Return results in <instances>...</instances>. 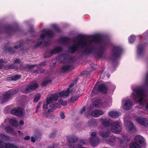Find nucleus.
I'll return each mask as SVG.
<instances>
[{
	"mask_svg": "<svg viewBox=\"0 0 148 148\" xmlns=\"http://www.w3.org/2000/svg\"><path fill=\"white\" fill-rule=\"evenodd\" d=\"M8 68L10 69H14L15 68L14 65L11 64L9 66Z\"/></svg>",
	"mask_w": 148,
	"mask_h": 148,
	"instance_id": "52",
	"label": "nucleus"
},
{
	"mask_svg": "<svg viewBox=\"0 0 148 148\" xmlns=\"http://www.w3.org/2000/svg\"><path fill=\"white\" fill-rule=\"evenodd\" d=\"M3 29L5 30L6 33L9 34L17 31L16 29H14L13 26L10 25H6L3 27H0V33L2 32V30Z\"/></svg>",
	"mask_w": 148,
	"mask_h": 148,
	"instance_id": "10",
	"label": "nucleus"
},
{
	"mask_svg": "<svg viewBox=\"0 0 148 148\" xmlns=\"http://www.w3.org/2000/svg\"><path fill=\"white\" fill-rule=\"evenodd\" d=\"M21 77V75L17 74L14 75L12 77H8L7 78V79L9 81H16L19 79Z\"/></svg>",
	"mask_w": 148,
	"mask_h": 148,
	"instance_id": "23",
	"label": "nucleus"
},
{
	"mask_svg": "<svg viewBox=\"0 0 148 148\" xmlns=\"http://www.w3.org/2000/svg\"><path fill=\"white\" fill-rule=\"evenodd\" d=\"M19 44L17 45L14 46L13 47H8L5 48V50L8 51L10 53L13 54L19 48H21L23 45V42L22 41L19 42Z\"/></svg>",
	"mask_w": 148,
	"mask_h": 148,
	"instance_id": "12",
	"label": "nucleus"
},
{
	"mask_svg": "<svg viewBox=\"0 0 148 148\" xmlns=\"http://www.w3.org/2000/svg\"><path fill=\"white\" fill-rule=\"evenodd\" d=\"M124 125L128 128V130H130V119L128 116H126L124 118Z\"/></svg>",
	"mask_w": 148,
	"mask_h": 148,
	"instance_id": "24",
	"label": "nucleus"
},
{
	"mask_svg": "<svg viewBox=\"0 0 148 148\" xmlns=\"http://www.w3.org/2000/svg\"><path fill=\"white\" fill-rule=\"evenodd\" d=\"M123 108L124 110H130V100H127L123 106Z\"/></svg>",
	"mask_w": 148,
	"mask_h": 148,
	"instance_id": "33",
	"label": "nucleus"
},
{
	"mask_svg": "<svg viewBox=\"0 0 148 148\" xmlns=\"http://www.w3.org/2000/svg\"><path fill=\"white\" fill-rule=\"evenodd\" d=\"M36 135L35 136V138L33 136H32L31 137V141L33 143H34L35 142V139H37V135L36 134H35Z\"/></svg>",
	"mask_w": 148,
	"mask_h": 148,
	"instance_id": "45",
	"label": "nucleus"
},
{
	"mask_svg": "<svg viewBox=\"0 0 148 148\" xmlns=\"http://www.w3.org/2000/svg\"><path fill=\"white\" fill-rule=\"evenodd\" d=\"M94 49L93 47L88 48L82 52V53L85 55H88L90 54Z\"/></svg>",
	"mask_w": 148,
	"mask_h": 148,
	"instance_id": "26",
	"label": "nucleus"
},
{
	"mask_svg": "<svg viewBox=\"0 0 148 148\" xmlns=\"http://www.w3.org/2000/svg\"><path fill=\"white\" fill-rule=\"evenodd\" d=\"M62 49L61 47L57 46L51 50L50 53L51 54L49 56H52L54 54L59 53L62 52ZM47 57L48 56H46V57Z\"/></svg>",
	"mask_w": 148,
	"mask_h": 148,
	"instance_id": "19",
	"label": "nucleus"
},
{
	"mask_svg": "<svg viewBox=\"0 0 148 148\" xmlns=\"http://www.w3.org/2000/svg\"><path fill=\"white\" fill-rule=\"evenodd\" d=\"M47 64L46 62H44L40 63L38 65L36 66V67L37 68H40L42 67H43Z\"/></svg>",
	"mask_w": 148,
	"mask_h": 148,
	"instance_id": "40",
	"label": "nucleus"
},
{
	"mask_svg": "<svg viewBox=\"0 0 148 148\" xmlns=\"http://www.w3.org/2000/svg\"><path fill=\"white\" fill-rule=\"evenodd\" d=\"M136 131V129L133 124L130 122V133L134 132Z\"/></svg>",
	"mask_w": 148,
	"mask_h": 148,
	"instance_id": "38",
	"label": "nucleus"
},
{
	"mask_svg": "<svg viewBox=\"0 0 148 148\" xmlns=\"http://www.w3.org/2000/svg\"><path fill=\"white\" fill-rule=\"evenodd\" d=\"M14 62L15 63H20V59L17 58H16L15 60H14Z\"/></svg>",
	"mask_w": 148,
	"mask_h": 148,
	"instance_id": "58",
	"label": "nucleus"
},
{
	"mask_svg": "<svg viewBox=\"0 0 148 148\" xmlns=\"http://www.w3.org/2000/svg\"><path fill=\"white\" fill-rule=\"evenodd\" d=\"M71 41V39L67 37H63L60 38L59 42L62 44L67 43Z\"/></svg>",
	"mask_w": 148,
	"mask_h": 148,
	"instance_id": "22",
	"label": "nucleus"
},
{
	"mask_svg": "<svg viewBox=\"0 0 148 148\" xmlns=\"http://www.w3.org/2000/svg\"><path fill=\"white\" fill-rule=\"evenodd\" d=\"M71 66L69 65H64L61 68V71L63 73L66 71L67 70H69L71 67Z\"/></svg>",
	"mask_w": 148,
	"mask_h": 148,
	"instance_id": "30",
	"label": "nucleus"
},
{
	"mask_svg": "<svg viewBox=\"0 0 148 148\" xmlns=\"http://www.w3.org/2000/svg\"><path fill=\"white\" fill-rule=\"evenodd\" d=\"M48 148H54V144H53L51 146H49Z\"/></svg>",
	"mask_w": 148,
	"mask_h": 148,
	"instance_id": "64",
	"label": "nucleus"
},
{
	"mask_svg": "<svg viewBox=\"0 0 148 148\" xmlns=\"http://www.w3.org/2000/svg\"><path fill=\"white\" fill-rule=\"evenodd\" d=\"M92 137L90 138V141L92 146L95 147L97 145L99 141V139L96 135V132H93L91 134Z\"/></svg>",
	"mask_w": 148,
	"mask_h": 148,
	"instance_id": "11",
	"label": "nucleus"
},
{
	"mask_svg": "<svg viewBox=\"0 0 148 148\" xmlns=\"http://www.w3.org/2000/svg\"><path fill=\"white\" fill-rule=\"evenodd\" d=\"M39 72L38 70H34L32 71V72L33 73H38V72Z\"/></svg>",
	"mask_w": 148,
	"mask_h": 148,
	"instance_id": "61",
	"label": "nucleus"
},
{
	"mask_svg": "<svg viewBox=\"0 0 148 148\" xmlns=\"http://www.w3.org/2000/svg\"><path fill=\"white\" fill-rule=\"evenodd\" d=\"M10 113L18 117L21 116L23 114L22 108L19 107L12 109L10 111Z\"/></svg>",
	"mask_w": 148,
	"mask_h": 148,
	"instance_id": "13",
	"label": "nucleus"
},
{
	"mask_svg": "<svg viewBox=\"0 0 148 148\" xmlns=\"http://www.w3.org/2000/svg\"><path fill=\"white\" fill-rule=\"evenodd\" d=\"M37 65V64H32L31 65H28V66H27L28 68L29 69H33Z\"/></svg>",
	"mask_w": 148,
	"mask_h": 148,
	"instance_id": "46",
	"label": "nucleus"
},
{
	"mask_svg": "<svg viewBox=\"0 0 148 148\" xmlns=\"http://www.w3.org/2000/svg\"><path fill=\"white\" fill-rule=\"evenodd\" d=\"M53 27L56 31L59 32H60V28L57 25H53Z\"/></svg>",
	"mask_w": 148,
	"mask_h": 148,
	"instance_id": "42",
	"label": "nucleus"
},
{
	"mask_svg": "<svg viewBox=\"0 0 148 148\" xmlns=\"http://www.w3.org/2000/svg\"><path fill=\"white\" fill-rule=\"evenodd\" d=\"M4 145V142L0 139V148H3Z\"/></svg>",
	"mask_w": 148,
	"mask_h": 148,
	"instance_id": "47",
	"label": "nucleus"
},
{
	"mask_svg": "<svg viewBox=\"0 0 148 148\" xmlns=\"http://www.w3.org/2000/svg\"><path fill=\"white\" fill-rule=\"evenodd\" d=\"M86 38V36L83 35H79L74 38L73 40V42H75L77 40V43L69 47L68 52L71 53H74L79 49V48L86 46L88 42Z\"/></svg>",
	"mask_w": 148,
	"mask_h": 148,
	"instance_id": "2",
	"label": "nucleus"
},
{
	"mask_svg": "<svg viewBox=\"0 0 148 148\" xmlns=\"http://www.w3.org/2000/svg\"><path fill=\"white\" fill-rule=\"evenodd\" d=\"M99 92V91L98 89V86L97 87H96L95 86H94L92 91V94L94 95H96Z\"/></svg>",
	"mask_w": 148,
	"mask_h": 148,
	"instance_id": "35",
	"label": "nucleus"
},
{
	"mask_svg": "<svg viewBox=\"0 0 148 148\" xmlns=\"http://www.w3.org/2000/svg\"><path fill=\"white\" fill-rule=\"evenodd\" d=\"M1 137L2 139L6 140H8L9 138L8 136H6L4 134H1Z\"/></svg>",
	"mask_w": 148,
	"mask_h": 148,
	"instance_id": "39",
	"label": "nucleus"
},
{
	"mask_svg": "<svg viewBox=\"0 0 148 148\" xmlns=\"http://www.w3.org/2000/svg\"><path fill=\"white\" fill-rule=\"evenodd\" d=\"M10 123L13 126L17 127L18 125V121L14 119L10 120L9 121Z\"/></svg>",
	"mask_w": 148,
	"mask_h": 148,
	"instance_id": "32",
	"label": "nucleus"
},
{
	"mask_svg": "<svg viewBox=\"0 0 148 148\" xmlns=\"http://www.w3.org/2000/svg\"><path fill=\"white\" fill-rule=\"evenodd\" d=\"M42 42L41 41H39L35 45L36 47H38L39 46L42 45Z\"/></svg>",
	"mask_w": 148,
	"mask_h": 148,
	"instance_id": "51",
	"label": "nucleus"
},
{
	"mask_svg": "<svg viewBox=\"0 0 148 148\" xmlns=\"http://www.w3.org/2000/svg\"><path fill=\"white\" fill-rule=\"evenodd\" d=\"M67 102L66 101H63L61 105L63 106H66L67 105Z\"/></svg>",
	"mask_w": 148,
	"mask_h": 148,
	"instance_id": "56",
	"label": "nucleus"
},
{
	"mask_svg": "<svg viewBox=\"0 0 148 148\" xmlns=\"http://www.w3.org/2000/svg\"><path fill=\"white\" fill-rule=\"evenodd\" d=\"M78 138L76 136H71L68 138V146L69 148H75Z\"/></svg>",
	"mask_w": 148,
	"mask_h": 148,
	"instance_id": "9",
	"label": "nucleus"
},
{
	"mask_svg": "<svg viewBox=\"0 0 148 148\" xmlns=\"http://www.w3.org/2000/svg\"><path fill=\"white\" fill-rule=\"evenodd\" d=\"M123 51V49L120 46L114 47L112 50L111 60L113 62L116 61L121 56Z\"/></svg>",
	"mask_w": 148,
	"mask_h": 148,
	"instance_id": "5",
	"label": "nucleus"
},
{
	"mask_svg": "<svg viewBox=\"0 0 148 148\" xmlns=\"http://www.w3.org/2000/svg\"><path fill=\"white\" fill-rule=\"evenodd\" d=\"M101 100L100 99L94 101L92 103V105L96 108H99L101 106Z\"/></svg>",
	"mask_w": 148,
	"mask_h": 148,
	"instance_id": "28",
	"label": "nucleus"
},
{
	"mask_svg": "<svg viewBox=\"0 0 148 148\" xmlns=\"http://www.w3.org/2000/svg\"><path fill=\"white\" fill-rule=\"evenodd\" d=\"M104 113L103 111L101 110H96L93 111L91 112V115L93 117H98L100 115H103Z\"/></svg>",
	"mask_w": 148,
	"mask_h": 148,
	"instance_id": "18",
	"label": "nucleus"
},
{
	"mask_svg": "<svg viewBox=\"0 0 148 148\" xmlns=\"http://www.w3.org/2000/svg\"><path fill=\"white\" fill-rule=\"evenodd\" d=\"M104 52V49L102 47H100L95 52V54L98 58L102 57Z\"/></svg>",
	"mask_w": 148,
	"mask_h": 148,
	"instance_id": "17",
	"label": "nucleus"
},
{
	"mask_svg": "<svg viewBox=\"0 0 148 148\" xmlns=\"http://www.w3.org/2000/svg\"><path fill=\"white\" fill-rule=\"evenodd\" d=\"M51 81L52 80L51 79H46L42 82L41 84V85L42 86L46 87L47 85L49 83L51 82Z\"/></svg>",
	"mask_w": 148,
	"mask_h": 148,
	"instance_id": "34",
	"label": "nucleus"
},
{
	"mask_svg": "<svg viewBox=\"0 0 148 148\" xmlns=\"http://www.w3.org/2000/svg\"><path fill=\"white\" fill-rule=\"evenodd\" d=\"M98 89L99 92L102 94H106L107 93L108 88L106 84H101L98 85Z\"/></svg>",
	"mask_w": 148,
	"mask_h": 148,
	"instance_id": "16",
	"label": "nucleus"
},
{
	"mask_svg": "<svg viewBox=\"0 0 148 148\" xmlns=\"http://www.w3.org/2000/svg\"><path fill=\"white\" fill-rule=\"evenodd\" d=\"M137 121L140 124L148 127V120L142 116H138L136 119Z\"/></svg>",
	"mask_w": 148,
	"mask_h": 148,
	"instance_id": "14",
	"label": "nucleus"
},
{
	"mask_svg": "<svg viewBox=\"0 0 148 148\" xmlns=\"http://www.w3.org/2000/svg\"><path fill=\"white\" fill-rule=\"evenodd\" d=\"M74 83H71L69 85V87L71 88L74 86Z\"/></svg>",
	"mask_w": 148,
	"mask_h": 148,
	"instance_id": "63",
	"label": "nucleus"
},
{
	"mask_svg": "<svg viewBox=\"0 0 148 148\" xmlns=\"http://www.w3.org/2000/svg\"><path fill=\"white\" fill-rule=\"evenodd\" d=\"M79 97V96H76L71 97L70 99V101L71 103L74 102L77 100Z\"/></svg>",
	"mask_w": 148,
	"mask_h": 148,
	"instance_id": "36",
	"label": "nucleus"
},
{
	"mask_svg": "<svg viewBox=\"0 0 148 148\" xmlns=\"http://www.w3.org/2000/svg\"><path fill=\"white\" fill-rule=\"evenodd\" d=\"M106 84L108 89L110 90L113 91L115 88V85L110 82H107Z\"/></svg>",
	"mask_w": 148,
	"mask_h": 148,
	"instance_id": "27",
	"label": "nucleus"
},
{
	"mask_svg": "<svg viewBox=\"0 0 148 148\" xmlns=\"http://www.w3.org/2000/svg\"><path fill=\"white\" fill-rule=\"evenodd\" d=\"M30 136H27L24 138V139L26 140H28L30 139Z\"/></svg>",
	"mask_w": 148,
	"mask_h": 148,
	"instance_id": "57",
	"label": "nucleus"
},
{
	"mask_svg": "<svg viewBox=\"0 0 148 148\" xmlns=\"http://www.w3.org/2000/svg\"><path fill=\"white\" fill-rule=\"evenodd\" d=\"M91 42L97 43H102L104 46H107L109 44V42L104 40L99 35H96L92 36L90 39Z\"/></svg>",
	"mask_w": 148,
	"mask_h": 148,
	"instance_id": "6",
	"label": "nucleus"
},
{
	"mask_svg": "<svg viewBox=\"0 0 148 148\" xmlns=\"http://www.w3.org/2000/svg\"><path fill=\"white\" fill-rule=\"evenodd\" d=\"M25 92L27 93L30 92L32 91V90L31 89L29 85L27 86L25 89Z\"/></svg>",
	"mask_w": 148,
	"mask_h": 148,
	"instance_id": "41",
	"label": "nucleus"
},
{
	"mask_svg": "<svg viewBox=\"0 0 148 148\" xmlns=\"http://www.w3.org/2000/svg\"><path fill=\"white\" fill-rule=\"evenodd\" d=\"M100 121L102 124L105 127H111L112 132L117 134H119L121 131L120 123L118 121L112 122L110 119L105 118H101Z\"/></svg>",
	"mask_w": 148,
	"mask_h": 148,
	"instance_id": "3",
	"label": "nucleus"
},
{
	"mask_svg": "<svg viewBox=\"0 0 148 148\" xmlns=\"http://www.w3.org/2000/svg\"><path fill=\"white\" fill-rule=\"evenodd\" d=\"M51 54L50 53V52L48 53L47 51H46L45 53V54L44 55V57L45 58H48L49 57H50L51 56H48L47 57H46V56H50Z\"/></svg>",
	"mask_w": 148,
	"mask_h": 148,
	"instance_id": "44",
	"label": "nucleus"
},
{
	"mask_svg": "<svg viewBox=\"0 0 148 148\" xmlns=\"http://www.w3.org/2000/svg\"><path fill=\"white\" fill-rule=\"evenodd\" d=\"M86 110V108L85 106L82 107V108L81 109V112L82 113L83 112L85 111Z\"/></svg>",
	"mask_w": 148,
	"mask_h": 148,
	"instance_id": "59",
	"label": "nucleus"
},
{
	"mask_svg": "<svg viewBox=\"0 0 148 148\" xmlns=\"http://www.w3.org/2000/svg\"><path fill=\"white\" fill-rule=\"evenodd\" d=\"M121 145V146H122L123 148H125V147H127L128 144V139L127 138L123 137V138L121 139L119 141Z\"/></svg>",
	"mask_w": 148,
	"mask_h": 148,
	"instance_id": "21",
	"label": "nucleus"
},
{
	"mask_svg": "<svg viewBox=\"0 0 148 148\" xmlns=\"http://www.w3.org/2000/svg\"><path fill=\"white\" fill-rule=\"evenodd\" d=\"M135 39V37L134 36H130V43L134 41Z\"/></svg>",
	"mask_w": 148,
	"mask_h": 148,
	"instance_id": "48",
	"label": "nucleus"
},
{
	"mask_svg": "<svg viewBox=\"0 0 148 148\" xmlns=\"http://www.w3.org/2000/svg\"><path fill=\"white\" fill-rule=\"evenodd\" d=\"M16 93V90L14 89H12L6 92L3 95L2 101L5 102L8 101L12 98V96Z\"/></svg>",
	"mask_w": 148,
	"mask_h": 148,
	"instance_id": "8",
	"label": "nucleus"
},
{
	"mask_svg": "<svg viewBox=\"0 0 148 148\" xmlns=\"http://www.w3.org/2000/svg\"><path fill=\"white\" fill-rule=\"evenodd\" d=\"M40 105L39 104H38L36 106V111H35V112L36 113H37V112H38V111L39 109L40 108Z\"/></svg>",
	"mask_w": 148,
	"mask_h": 148,
	"instance_id": "54",
	"label": "nucleus"
},
{
	"mask_svg": "<svg viewBox=\"0 0 148 148\" xmlns=\"http://www.w3.org/2000/svg\"><path fill=\"white\" fill-rule=\"evenodd\" d=\"M134 142L130 144V148H140L144 144V140L140 135L136 136L134 138Z\"/></svg>",
	"mask_w": 148,
	"mask_h": 148,
	"instance_id": "4",
	"label": "nucleus"
},
{
	"mask_svg": "<svg viewBox=\"0 0 148 148\" xmlns=\"http://www.w3.org/2000/svg\"><path fill=\"white\" fill-rule=\"evenodd\" d=\"M108 115L113 118H116L119 116V114L117 112L112 111L108 113Z\"/></svg>",
	"mask_w": 148,
	"mask_h": 148,
	"instance_id": "25",
	"label": "nucleus"
},
{
	"mask_svg": "<svg viewBox=\"0 0 148 148\" xmlns=\"http://www.w3.org/2000/svg\"><path fill=\"white\" fill-rule=\"evenodd\" d=\"M60 116L62 119H64L65 117V115L64 112H61L60 113Z\"/></svg>",
	"mask_w": 148,
	"mask_h": 148,
	"instance_id": "55",
	"label": "nucleus"
},
{
	"mask_svg": "<svg viewBox=\"0 0 148 148\" xmlns=\"http://www.w3.org/2000/svg\"><path fill=\"white\" fill-rule=\"evenodd\" d=\"M41 97V95L38 94L35 95L34 99V101L35 102H37L40 99Z\"/></svg>",
	"mask_w": 148,
	"mask_h": 148,
	"instance_id": "37",
	"label": "nucleus"
},
{
	"mask_svg": "<svg viewBox=\"0 0 148 148\" xmlns=\"http://www.w3.org/2000/svg\"><path fill=\"white\" fill-rule=\"evenodd\" d=\"M58 101L59 103L61 104L62 102L63 101V100L62 99H59L58 100Z\"/></svg>",
	"mask_w": 148,
	"mask_h": 148,
	"instance_id": "62",
	"label": "nucleus"
},
{
	"mask_svg": "<svg viewBox=\"0 0 148 148\" xmlns=\"http://www.w3.org/2000/svg\"><path fill=\"white\" fill-rule=\"evenodd\" d=\"M136 99L138 100L139 104L143 105L145 103L144 92L141 89H138L136 91Z\"/></svg>",
	"mask_w": 148,
	"mask_h": 148,
	"instance_id": "7",
	"label": "nucleus"
},
{
	"mask_svg": "<svg viewBox=\"0 0 148 148\" xmlns=\"http://www.w3.org/2000/svg\"><path fill=\"white\" fill-rule=\"evenodd\" d=\"M108 141L110 143H114L115 141L114 137L113 136L111 137L110 138L108 139Z\"/></svg>",
	"mask_w": 148,
	"mask_h": 148,
	"instance_id": "43",
	"label": "nucleus"
},
{
	"mask_svg": "<svg viewBox=\"0 0 148 148\" xmlns=\"http://www.w3.org/2000/svg\"><path fill=\"white\" fill-rule=\"evenodd\" d=\"M56 136L55 133L54 132H53L51 133L49 136L50 138H53L55 137Z\"/></svg>",
	"mask_w": 148,
	"mask_h": 148,
	"instance_id": "50",
	"label": "nucleus"
},
{
	"mask_svg": "<svg viewBox=\"0 0 148 148\" xmlns=\"http://www.w3.org/2000/svg\"><path fill=\"white\" fill-rule=\"evenodd\" d=\"M110 130L101 131L99 132V134L103 138L109 137L110 135Z\"/></svg>",
	"mask_w": 148,
	"mask_h": 148,
	"instance_id": "20",
	"label": "nucleus"
},
{
	"mask_svg": "<svg viewBox=\"0 0 148 148\" xmlns=\"http://www.w3.org/2000/svg\"><path fill=\"white\" fill-rule=\"evenodd\" d=\"M70 92V89L68 88L65 91H62L58 94L57 93L54 94H49L46 98V104L43 105V107L44 110L45 111L48 108V105L50 108L48 110V112H52L56 109L60 107V105L57 103H53V101H56L57 100L58 98V95L60 97H67L69 95Z\"/></svg>",
	"mask_w": 148,
	"mask_h": 148,
	"instance_id": "1",
	"label": "nucleus"
},
{
	"mask_svg": "<svg viewBox=\"0 0 148 148\" xmlns=\"http://www.w3.org/2000/svg\"><path fill=\"white\" fill-rule=\"evenodd\" d=\"M4 61L3 60H0V67H2L3 66V63Z\"/></svg>",
	"mask_w": 148,
	"mask_h": 148,
	"instance_id": "53",
	"label": "nucleus"
},
{
	"mask_svg": "<svg viewBox=\"0 0 148 148\" xmlns=\"http://www.w3.org/2000/svg\"><path fill=\"white\" fill-rule=\"evenodd\" d=\"M29 85L33 91L35 90L38 86V84L36 82L31 83Z\"/></svg>",
	"mask_w": 148,
	"mask_h": 148,
	"instance_id": "31",
	"label": "nucleus"
},
{
	"mask_svg": "<svg viewBox=\"0 0 148 148\" xmlns=\"http://www.w3.org/2000/svg\"><path fill=\"white\" fill-rule=\"evenodd\" d=\"M24 123V122L22 120H20L19 121V124L20 125H23Z\"/></svg>",
	"mask_w": 148,
	"mask_h": 148,
	"instance_id": "60",
	"label": "nucleus"
},
{
	"mask_svg": "<svg viewBox=\"0 0 148 148\" xmlns=\"http://www.w3.org/2000/svg\"><path fill=\"white\" fill-rule=\"evenodd\" d=\"M6 132L8 134H12L14 130L13 128L10 126H7L5 127Z\"/></svg>",
	"mask_w": 148,
	"mask_h": 148,
	"instance_id": "29",
	"label": "nucleus"
},
{
	"mask_svg": "<svg viewBox=\"0 0 148 148\" xmlns=\"http://www.w3.org/2000/svg\"><path fill=\"white\" fill-rule=\"evenodd\" d=\"M39 72H38V73H44L45 71V69H38Z\"/></svg>",
	"mask_w": 148,
	"mask_h": 148,
	"instance_id": "49",
	"label": "nucleus"
},
{
	"mask_svg": "<svg viewBox=\"0 0 148 148\" xmlns=\"http://www.w3.org/2000/svg\"><path fill=\"white\" fill-rule=\"evenodd\" d=\"M42 32L44 33L41 34L40 36V38L42 40H44L45 37L46 36L51 37L53 36V32L50 29L46 30H43Z\"/></svg>",
	"mask_w": 148,
	"mask_h": 148,
	"instance_id": "15",
	"label": "nucleus"
}]
</instances>
